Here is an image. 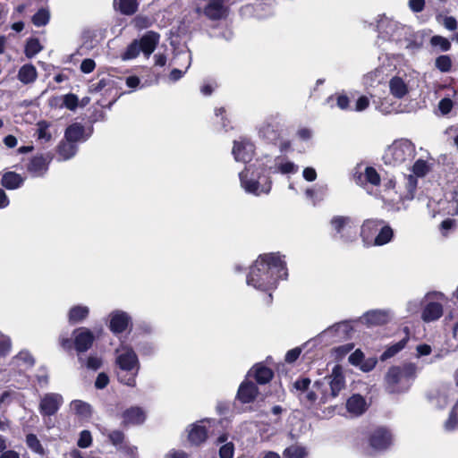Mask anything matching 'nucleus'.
<instances>
[{"label": "nucleus", "mask_w": 458, "mask_h": 458, "mask_svg": "<svg viewBox=\"0 0 458 458\" xmlns=\"http://www.w3.org/2000/svg\"><path fill=\"white\" fill-rule=\"evenodd\" d=\"M286 276L285 263L278 254H263L250 267L247 284L267 292L276 288L278 279L285 278Z\"/></svg>", "instance_id": "f257e3e1"}, {"label": "nucleus", "mask_w": 458, "mask_h": 458, "mask_svg": "<svg viewBox=\"0 0 458 458\" xmlns=\"http://www.w3.org/2000/svg\"><path fill=\"white\" fill-rule=\"evenodd\" d=\"M115 363L120 369L117 373L119 382L131 387L136 386V377L140 370V361L132 347L122 344L115 350Z\"/></svg>", "instance_id": "f03ea898"}, {"label": "nucleus", "mask_w": 458, "mask_h": 458, "mask_svg": "<svg viewBox=\"0 0 458 458\" xmlns=\"http://www.w3.org/2000/svg\"><path fill=\"white\" fill-rule=\"evenodd\" d=\"M241 186L248 193L259 196L267 194L271 190V181L265 168L250 165L239 174Z\"/></svg>", "instance_id": "7ed1b4c3"}, {"label": "nucleus", "mask_w": 458, "mask_h": 458, "mask_svg": "<svg viewBox=\"0 0 458 458\" xmlns=\"http://www.w3.org/2000/svg\"><path fill=\"white\" fill-rule=\"evenodd\" d=\"M415 155V146L409 140L401 139L388 146L383 154L386 165H398L411 160Z\"/></svg>", "instance_id": "20e7f679"}, {"label": "nucleus", "mask_w": 458, "mask_h": 458, "mask_svg": "<svg viewBox=\"0 0 458 458\" xmlns=\"http://www.w3.org/2000/svg\"><path fill=\"white\" fill-rule=\"evenodd\" d=\"M160 40V35L153 30L146 32L140 39H134L127 47L122 55L123 60H131L136 58L140 52L148 58L155 51Z\"/></svg>", "instance_id": "39448f33"}, {"label": "nucleus", "mask_w": 458, "mask_h": 458, "mask_svg": "<svg viewBox=\"0 0 458 458\" xmlns=\"http://www.w3.org/2000/svg\"><path fill=\"white\" fill-rule=\"evenodd\" d=\"M431 159L429 153L426 151V157H422L415 161L411 169L413 174H410L407 177L406 187L408 190V198H413L417 187V177H424L431 170L432 164L428 162V160Z\"/></svg>", "instance_id": "423d86ee"}, {"label": "nucleus", "mask_w": 458, "mask_h": 458, "mask_svg": "<svg viewBox=\"0 0 458 458\" xmlns=\"http://www.w3.org/2000/svg\"><path fill=\"white\" fill-rule=\"evenodd\" d=\"M325 380L329 386L330 392H323L321 401L324 403H327L330 398L337 397L340 392L345 388V377L343 369L338 365L335 366L331 374L326 377Z\"/></svg>", "instance_id": "0eeeda50"}, {"label": "nucleus", "mask_w": 458, "mask_h": 458, "mask_svg": "<svg viewBox=\"0 0 458 458\" xmlns=\"http://www.w3.org/2000/svg\"><path fill=\"white\" fill-rule=\"evenodd\" d=\"M352 326L350 322L343 321L336 323L322 331L314 339L315 341L338 342L351 336Z\"/></svg>", "instance_id": "6e6552de"}, {"label": "nucleus", "mask_w": 458, "mask_h": 458, "mask_svg": "<svg viewBox=\"0 0 458 458\" xmlns=\"http://www.w3.org/2000/svg\"><path fill=\"white\" fill-rule=\"evenodd\" d=\"M217 421L213 419H203L191 424L188 428V440L195 445L204 443L208 438L206 425L214 426Z\"/></svg>", "instance_id": "1a4fd4ad"}, {"label": "nucleus", "mask_w": 458, "mask_h": 458, "mask_svg": "<svg viewBox=\"0 0 458 458\" xmlns=\"http://www.w3.org/2000/svg\"><path fill=\"white\" fill-rule=\"evenodd\" d=\"M404 29L400 23L387 17H382L377 22L379 35L385 39L399 40Z\"/></svg>", "instance_id": "9d476101"}, {"label": "nucleus", "mask_w": 458, "mask_h": 458, "mask_svg": "<svg viewBox=\"0 0 458 458\" xmlns=\"http://www.w3.org/2000/svg\"><path fill=\"white\" fill-rule=\"evenodd\" d=\"M369 446L376 452H382L390 447L393 443L391 432L385 428H377L369 436Z\"/></svg>", "instance_id": "9b49d317"}, {"label": "nucleus", "mask_w": 458, "mask_h": 458, "mask_svg": "<svg viewBox=\"0 0 458 458\" xmlns=\"http://www.w3.org/2000/svg\"><path fill=\"white\" fill-rule=\"evenodd\" d=\"M232 153L237 162L248 163L254 155V145L249 140H234Z\"/></svg>", "instance_id": "f8f14e48"}, {"label": "nucleus", "mask_w": 458, "mask_h": 458, "mask_svg": "<svg viewBox=\"0 0 458 458\" xmlns=\"http://www.w3.org/2000/svg\"><path fill=\"white\" fill-rule=\"evenodd\" d=\"M63 402V396L59 394H46L40 400L39 411L44 416L54 415L57 412Z\"/></svg>", "instance_id": "ddd939ff"}, {"label": "nucleus", "mask_w": 458, "mask_h": 458, "mask_svg": "<svg viewBox=\"0 0 458 458\" xmlns=\"http://www.w3.org/2000/svg\"><path fill=\"white\" fill-rule=\"evenodd\" d=\"M392 317L389 310H372L366 312L360 321L369 327L381 326L389 322Z\"/></svg>", "instance_id": "4468645a"}, {"label": "nucleus", "mask_w": 458, "mask_h": 458, "mask_svg": "<svg viewBox=\"0 0 458 458\" xmlns=\"http://www.w3.org/2000/svg\"><path fill=\"white\" fill-rule=\"evenodd\" d=\"M384 224L380 219H367L363 222L360 228V237L363 244L367 247L371 246V242Z\"/></svg>", "instance_id": "2eb2a0df"}, {"label": "nucleus", "mask_w": 458, "mask_h": 458, "mask_svg": "<svg viewBox=\"0 0 458 458\" xmlns=\"http://www.w3.org/2000/svg\"><path fill=\"white\" fill-rule=\"evenodd\" d=\"M50 160L49 156H35L30 160L27 170L32 177H42L48 170Z\"/></svg>", "instance_id": "dca6fc26"}, {"label": "nucleus", "mask_w": 458, "mask_h": 458, "mask_svg": "<svg viewBox=\"0 0 458 458\" xmlns=\"http://www.w3.org/2000/svg\"><path fill=\"white\" fill-rule=\"evenodd\" d=\"M73 335L75 348L81 352L88 351L91 347L95 339L93 333L87 327H80L76 329L73 332Z\"/></svg>", "instance_id": "f3484780"}, {"label": "nucleus", "mask_w": 458, "mask_h": 458, "mask_svg": "<svg viewBox=\"0 0 458 458\" xmlns=\"http://www.w3.org/2000/svg\"><path fill=\"white\" fill-rule=\"evenodd\" d=\"M110 330L114 333H123L131 323V317L123 310H114L109 315Z\"/></svg>", "instance_id": "a211bd4d"}, {"label": "nucleus", "mask_w": 458, "mask_h": 458, "mask_svg": "<svg viewBox=\"0 0 458 458\" xmlns=\"http://www.w3.org/2000/svg\"><path fill=\"white\" fill-rule=\"evenodd\" d=\"M349 362L355 366L359 367L360 370L363 372H369L372 370L376 364H377V359L375 358H369L365 359L363 352L357 349L354 351L350 356H349Z\"/></svg>", "instance_id": "6ab92c4d"}, {"label": "nucleus", "mask_w": 458, "mask_h": 458, "mask_svg": "<svg viewBox=\"0 0 458 458\" xmlns=\"http://www.w3.org/2000/svg\"><path fill=\"white\" fill-rule=\"evenodd\" d=\"M347 411L353 417L363 414L368 409L367 401L359 394H352L346 401Z\"/></svg>", "instance_id": "aec40b11"}, {"label": "nucleus", "mask_w": 458, "mask_h": 458, "mask_svg": "<svg viewBox=\"0 0 458 458\" xmlns=\"http://www.w3.org/2000/svg\"><path fill=\"white\" fill-rule=\"evenodd\" d=\"M258 394L257 386L249 380H245L239 386L237 398L243 403H249L256 399Z\"/></svg>", "instance_id": "412c9836"}, {"label": "nucleus", "mask_w": 458, "mask_h": 458, "mask_svg": "<svg viewBox=\"0 0 458 458\" xmlns=\"http://www.w3.org/2000/svg\"><path fill=\"white\" fill-rule=\"evenodd\" d=\"M123 423L125 425L141 424L146 420V414L142 408L138 406L125 410L122 415Z\"/></svg>", "instance_id": "4be33fe9"}, {"label": "nucleus", "mask_w": 458, "mask_h": 458, "mask_svg": "<svg viewBox=\"0 0 458 458\" xmlns=\"http://www.w3.org/2000/svg\"><path fill=\"white\" fill-rule=\"evenodd\" d=\"M248 377H253L259 384L263 385L272 379L273 371L269 368L259 363L250 369Z\"/></svg>", "instance_id": "5701e85b"}, {"label": "nucleus", "mask_w": 458, "mask_h": 458, "mask_svg": "<svg viewBox=\"0 0 458 458\" xmlns=\"http://www.w3.org/2000/svg\"><path fill=\"white\" fill-rule=\"evenodd\" d=\"M390 93L396 98H403L409 92V87L403 78L394 76L389 81Z\"/></svg>", "instance_id": "b1692460"}, {"label": "nucleus", "mask_w": 458, "mask_h": 458, "mask_svg": "<svg viewBox=\"0 0 458 458\" xmlns=\"http://www.w3.org/2000/svg\"><path fill=\"white\" fill-rule=\"evenodd\" d=\"M443 315V306L442 304L436 302V301H430L428 302L421 314V318L425 322H432L435 320H437L439 318H441Z\"/></svg>", "instance_id": "393cba45"}, {"label": "nucleus", "mask_w": 458, "mask_h": 458, "mask_svg": "<svg viewBox=\"0 0 458 458\" xmlns=\"http://www.w3.org/2000/svg\"><path fill=\"white\" fill-rule=\"evenodd\" d=\"M25 182V178L15 172H6L3 174L1 184L7 190H16Z\"/></svg>", "instance_id": "a878e982"}, {"label": "nucleus", "mask_w": 458, "mask_h": 458, "mask_svg": "<svg viewBox=\"0 0 458 458\" xmlns=\"http://www.w3.org/2000/svg\"><path fill=\"white\" fill-rule=\"evenodd\" d=\"M387 69L385 67H378L374 71L366 74L363 78V83L367 87H376L382 83L387 76Z\"/></svg>", "instance_id": "bb28decb"}, {"label": "nucleus", "mask_w": 458, "mask_h": 458, "mask_svg": "<svg viewBox=\"0 0 458 458\" xmlns=\"http://www.w3.org/2000/svg\"><path fill=\"white\" fill-rule=\"evenodd\" d=\"M17 78L22 84L33 83L38 78L36 67L31 64L22 65L18 71Z\"/></svg>", "instance_id": "cd10ccee"}, {"label": "nucleus", "mask_w": 458, "mask_h": 458, "mask_svg": "<svg viewBox=\"0 0 458 458\" xmlns=\"http://www.w3.org/2000/svg\"><path fill=\"white\" fill-rule=\"evenodd\" d=\"M114 10L123 15H133L139 9L138 0H114Z\"/></svg>", "instance_id": "c85d7f7f"}, {"label": "nucleus", "mask_w": 458, "mask_h": 458, "mask_svg": "<svg viewBox=\"0 0 458 458\" xmlns=\"http://www.w3.org/2000/svg\"><path fill=\"white\" fill-rule=\"evenodd\" d=\"M327 191V185L323 184H316L313 187L307 188L305 190V196L306 198L311 201L313 206H316L318 202L324 199L326 193Z\"/></svg>", "instance_id": "c756f323"}, {"label": "nucleus", "mask_w": 458, "mask_h": 458, "mask_svg": "<svg viewBox=\"0 0 458 458\" xmlns=\"http://www.w3.org/2000/svg\"><path fill=\"white\" fill-rule=\"evenodd\" d=\"M394 237V231L390 227V225H386L385 222L381 225L377 234L375 236L371 242V246H382L392 241Z\"/></svg>", "instance_id": "7c9ffc66"}, {"label": "nucleus", "mask_w": 458, "mask_h": 458, "mask_svg": "<svg viewBox=\"0 0 458 458\" xmlns=\"http://www.w3.org/2000/svg\"><path fill=\"white\" fill-rule=\"evenodd\" d=\"M357 183L362 184L364 182H369L372 185H378L380 182V177L375 168L368 166L365 168L364 173H360L359 175L354 174Z\"/></svg>", "instance_id": "2f4dec72"}, {"label": "nucleus", "mask_w": 458, "mask_h": 458, "mask_svg": "<svg viewBox=\"0 0 458 458\" xmlns=\"http://www.w3.org/2000/svg\"><path fill=\"white\" fill-rule=\"evenodd\" d=\"M386 381L391 391H397V385L405 381L404 377L402 374L401 367H392L388 369Z\"/></svg>", "instance_id": "473e14b6"}, {"label": "nucleus", "mask_w": 458, "mask_h": 458, "mask_svg": "<svg viewBox=\"0 0 458 458\" xmlns=\"http://www.w3.org/2000/svg\"><path fill=\"white\" fill-rule=\"evenodd\" d=\"M70 407L72 411L82 420H88L92 414L91 406L81 400L72 401Z\"/></svg>", "instance_id": "72a5a7b5"}, {"label": "nucleus", "mask_w": 458, "mask_h": 458, "mask_svg": "<svg viewBox=\"0 0 458 458\" xmlns=\"http://www.w3.org/2000/svg\"><path fill=\"white\" fill-rule=\"evenodd\" d=\"M217 445H222L219 448L220 458H233L234 454V445L233 442H228V435L222 434L217 437Z\"/></svg>", "instance_id": "f704fd0d"}, {"label": "nucleus", "mask_w": 458, "mask_h": 458, "mask_svg": "<svg viewBox=\"0 0 458 458\" xmlns=\"http://www.w3.org/2000/svg\"><path fill=\"white\" fill-rule=\"evenodd\" d=\"M89 313V309L88 306L84 305H76L70 309L68 313L69 322L75 324L80 323L84 320Z\"/></svg>", "instance_id": "c9c22d12"}, {"label": "nucleus", "mask_w": 458, "mask_h": 458, "mask_svg": "<svg viewBox=\"0 0 458 458\" xmlns=\"http://www.w3.org/2000/svg\"><path fill=\"white\" fill-rule=\"evenodd\" d=\"M224 0H209L204 13L211 20H218L223 15Z\"/></svg>", "instance_id": "e433bc0d"}, {"label": "nucleus", "mask_w": 458, "mask_h": 458, "mask_svg": "<svg viewBox=\"0 0 458 458\" xmlns=\"http://www.w3.org/2000/svg\"><path fill=\"white\" fill-rule=\"evenodd\" d=\"M65 140L76 143L81 140H84V127L80 123L70 125L64 133Z\"/></svg>", "instance_id": "4c0bfd02"}, {"label": "nucleus", "mask_w": 458, "mask_h": 458, "mask_svg": "<svg viewBox=\"0 0 458 458\" xmlns=\"http://www.w3.org/2000/svg\"><path fill=\"white\" fill-rule=\"evenodd\" d=\"M352 223V221L351 217L344 216H335L330 221L332 228L337 233L341 234V237H344V235L342 234L344 230L347 227L350 228Z\"/></svg>", "instance_id": "58836bf2"}, {"label": "nucleus", "mask_w": 458, "mask_h": 458, "mask_svg": "<svg viewBox=\"0 0 458 458\" xmlns=\"http://www.w3.org/2000/svg\"><path fill=\"white\" fill-rule=\"evenodd\" d=\"M404 331H405V337H403L401 341H399L398 343L389 346L382 354L381 356V359L382 360H387L391 357H393L394 355H395L397 352H399L401 350H403L404 348V346L406 345L408 340H409V332H408V328L405 327L404 328Z\"/></svg>", "instance_id": "ea45409f"}, {"label": "nucleus", "mask_w": 458, "mask_h": 458, "mask_svg": "<svg viewBox=\"0 0 458 458\" xmlns=\"http://www.w3.org/2000/svg\"><path fill=\"white\" fill-rule=\"evenodd\" d=\"M259 135L269 141H274L279 136L277 126L273 123L265 122L259 129Z\"/></svg>", "instance_id": "a19ab883"}, {"label": "nucleus", "mask_w": 458, "mask_h": 458, "mask_svg": "<svg viewBox=\"0 0 458 458\" xmlns=\"http://www.w3.org/2000/svg\"><path fill=\"white\" fill-rule=\"evenodd\" d=\"M37 129L35 135L38 140L43 142H48L52 139V134L49 131V128L51 127V123L47 121H39L36 124Z\"/></svg>", "instance_id": "79ce46f5"}, {"label": "nucleus", "mask_w": 458, "mask_h": 458, "mask_svg": "<svg viewBox=\"0 0 458 458\" xmlns=\"http://www.w3.org/2000/svg\"><path fill=\"white\" fill-rule=\"evenodd\" d=\"M77 152V146L71 141H62L58 147V154L63 160L72 158Z\"/></svg>", "instance_id": "37998d69"}, {"label": "nucleus", "mask_w": 458, "mask_h": 458, "mask_svg": "<svg viewBox=\"0 0 458 458\" xmlns=\"http://www.w3.org/2000/svg\"><path fill=\"white\" fill-rule=\"evenodd\" d=\"M310 384L311 381L308 377L299 378L293 384L291 391L299 398L300 401H302V395L309 390Z\"/></svg>", "instance_id": "c03bdc74"}, {"label": "nucleus", "mask_w": 458, "mask_h": 458, "mask_svg": "<svg viewBox=\"0 0 458 458\" xmlns=\"http://www.w3.org/2000/svg\"><path fill=\"white\" fill-rule=\"evenodd\" d=\"M307 455L306 448L299 445H292L284 451L285 458H305Z\"/></svg>", "instance_id": "a18cd8bd"}, {"label": "nucleus", "mask_w": 458, "mask_h": 458, "mask_svg": "<svg viewBox=\"0 0 458 458\" xmlns=\"http://www.w3.org/2000/svg\"><path fill=\"white\" fill-rule=\"evenodd\" d=\"M275 172H279L284 174H293L297 172V166L293 162L277 158L275 163Z\"/></svg>", "instance_id": "49530a36"}, {"label": "nucleus", "mask_w": 458, "mask_h": 458, "mask_svg": "<svg viewBox=\"0 0 458 458\" xmlns=\"http://www.w3.org/2000/svg\"><path fill=\"white\" fill-rule=\"evenodd\" d=\"M42 50V46L38 39L30 38L27 41L25 47V55L28 58H32Z\"/></svg>", "instance_id": "de8ad7c7"}, {"label": "nucleus", "mask_w": 458, "mask_h": 458, "mask_svg": "<svg viewBox=\"0 0 458 458\" xmlns=\"http://www.w3.org/2000/svg\"><path fill=\"white\" fill-rule=\"evenodd\" d=\"M131 24L136 30H141L149 28L153 24V21L147 15L139 14L132 19Z\"/></svg>", "instance_id": "09e8293b"}, {"label": "nucleus", "mask_w": 458, "mask_h": 458, "mask_svg": "<svg viewBox=\"0 0 458 458\" xmlns=\"http://www.w3.org/2000/svg\"><path fill=\"white\" fill-rule=\"evenodd\" d=\"M26 443L29 448L34 453L40 455L44 454V448L36 435L29 434L26 437Z\"/></svg>", "instance_id": "8fccbe9b"}, {"label": "nucleus", "mask_w": 458, "mask_h": 458, "mask_svg": "<svg viewBox=\"0 0 458 458\" xmlns=\"http://www.w3.org/2000/svg\"><path fill=\"white\" fill-rule=\"evenodd\" d=\"M456 426H458V402L451 411L448 420L444 424V428L446 431H452Z\"/></svg>", "instance_id": "3c124183"}, {"label": "nucleus", "mask_w": 458, "mask_h": 458, "mask_svg": "<svg viewBox=\"0 0 458 458\" xmlns=\"http://www.w3.org/2000/svg\"><path fill=\"white\" fill-rule=\"evenodd\" d=\"M49 12L46 9H40L32 17V22L37 27L45 26L49 21Z\"/></svg>", "instance_id": "603ef678"}, {"label": "nucleus", "mask_w": 458, "mask_h": 458, "mask_svg": "<svg viewBox=\"0 0 458 458\" xmlns=\"http://www.w3.org/2000/svg\"><path fill=\"white\" fill-rule=\"evenodd\" d=\"M430 44L433 47H439L440 50L444 52L448 51L451 48L450 41L447 38L438 35L433 36L430 38Z\"/></svg>", "instance_id": "864d4df0"}, {"label": "nucleus", "mask_w": 458, "mask_h": 458, "mask_svg": "<svg viewBox=\"0 0 458 458\" xmlns=\"http://www.w3.org/2000/svg\"><path fill=\"white\" fill-rule=\"evenodd\" d=\"M436 67L442 72H448L452 67V60L449 55H440L436 59Z\"/></svg>", "instance_id": "5fc2aeb1"}, {"label": "nucleus", "mask_w": 458, "mask_h": 458, "mask_svg": "<svg viewBox=\"0 0 458 458\" xmlns=\"http://www.w3.org/2000/svg\"><path fill=\"white\" fill-rule=\"evenodd\" d=\"M401 370L405 381H408L416 376L418 367L414 363H407L401 367Z\"/></svg>", "instance_id": "6e6d98bb"}, {"label": "nucleus", "mask_w": 458, "mask_h": 458, "mask_svg": "<svg viewBox=\"0 0 458 458\" xmlns=\"http://www.w3.org/2000/svg\"><path fill=\"white\" fill-rule=\"evenodd\" d=\"M353 348H354L353 344H343V345L335 347L333 350V353H334L335 359H342L347 353H349Z\"/></svg>", "instance_id": "4d7b16f0"}, {"label": "nucleus", "mask_w": 458, "mask_h": 458, "mask_svg": "<svg viewBox=\"0 0 458 458\" xmlns=\"http://www.w3.org/2000/svg\"><path fill=\"white\" fill-rule=\"evenodd\" d=\"M91 443L92 437L90 432L88 430L81 431L77 445L81 448H87L91 445Z\"/></svg>", "instance_id": "13d9d810"}, {"label": "nucleus", "mask_w": 458, "mask_h": 458, "mask_svg": "<svg viewBox=\"0 0 458 458\" xmlns=\"http://www.w3.org/2000/svg\"><path fill=\"white\" fill-rule=\"evenodd\" d=\"M63 105L70 110H74L78 105V98L73 94H66L63 97Z\"/></svg>", "instance_id": "bf43d9fd"}, {"label": "nucleus", "mask_w": 458, "mask_h": 458, "mask_svg": "<svg viewBox=\"0 0 458 458\" xmlns=\"http://www.w3.org/2000/svg\"><path fill=\"white\" fill-rule=\"evenodd\" d=\"M445 133L448 138L453 139L454 145L458 148V123L449 126L445 131Z\"/></svg>", "instance_id": "052dcab7"}, {"label": "nucleus", "mask_w": 458, "mask_h": 458, "mask_svg": "<svg viewBox=\"0 0 458 458\" xmlns=\"http://www.w3.org/2000/svg\"><path fill=\"white\" fill-rule=\"evenodd\" d=\"M102 365V360L98 356H89L86 362V367L92 370H97Z\"/></svg>", "instance_id": "680f3d73"}, {"label": "nucleus", "mask_w": 458, "mask_h": 458, "mask_svg": "<svg viewBox=\"0 0 458 458\" xmlns=\"http://www.w3.org/2000/svg\"><path fill=\"white\" fill-rule=\"evenodd\" d=\"M432 352V348L429 344H421L416 346V357L420 358L428 356Z\"/></svg>", "instance_id": "e2e57ef3"}, {"label": "nucleus", "mask_w": 458, "mask_h": 458, "mask_svg": "<svg viewBox=\"0 0 458 458\" xmlns=\"http://www.w3.org/2000/svg\"><path fill=\"white\" fill-rule=\"evenodd\" d=\"M438 108L443 114H447L453 108V101L450 98H443L438 104Z\"/></svg>", "instance_id": "0e129e2a"}, {"label": "nucleus", "mask_w": 458, "mask_h": 458, "mask_svg": "<svg viewBox=\"0 0 458 458\" xmlns=\"http://www.w3.org/2000/svg\"><path fill=\"white\" fill-rule=\"evenodd\" d=\"M109 383V377L106 373H99L95 381V386L98 389L105 388Z\"/></svg>", "instance_id": "69168bd1"}, {"label": "nucleus", "mask_w": 458, "mask_h": 458, "mask_svg": "<svg viewBox=\"0 0 458 458\" xmlns=\"http://www.w3.org/2000/svg\"><path fill=\"white\" fill-rule=\"evenodd\" d=\"M109 439L114 445H118L123 443L124 435L119 430H114L109 434Z\"/></svg>", "instance_id": "338daca9"}, {"label": "nucleus", "mask_w": 458, "mask_h": 458, "mask_svg": "<svg viewBox=\"0 0 458 458\" xmlns=\"http://www.w3.org/2000/svg\"><path fill=\"white\" fill-rule=\"evenodd\" d=\"M369 105V99L366 96L360 97L355 104V110L357 112H361L365 110Z\"/></svg>", "instance_id": "774afa93"}]
</instances>
